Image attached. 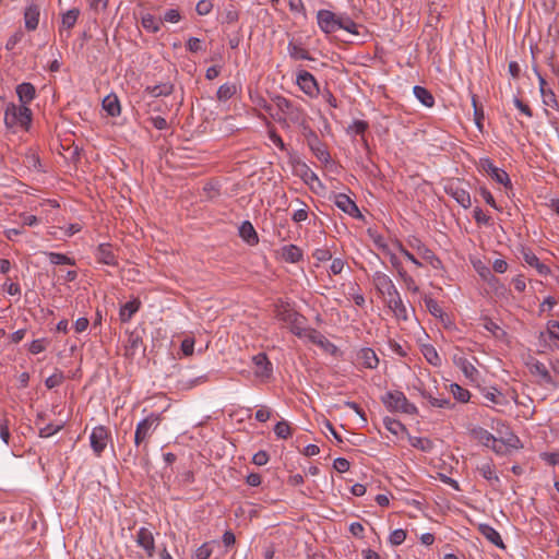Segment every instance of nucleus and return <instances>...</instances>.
<instances>
[{
  "label": "nucleus",
  "mask_w": 559,
  "mask_h": 559,
  "mask_svg": "<svg viewBox=\"0 0 559 559\" xmlns=\"http://www.w3.org/2000/svg\"><path fill=\"white\" fill-rule=\"evenodd\" d=\"M32 110L28 106L9 103L4 109V124L14 130H28L32 123Z\"/></svg>",
  "instance_id": "obj_1"
},
{
  "label": "nucleus",
  "mask_w": 559,
  "mask_h": 559,
  "mask_svg": "<svg viewBox=\"0 0 559 559\" xmlns=\"http://www.w3.org/2000/svg\"><path fill=\"white\" fill-rule=\"evenodd\" d=\"M160 421V415L151 413L136 424L134 432V445L138 452H147L148 439L158 428Z\"/></svg>",
  "instance_id": "obj_2"
},
{
  "label": "nucleus",
  "mask_w": 559,
  "mask_h": 559,
  "mask_svg": "<svg viewBox=\"0 0 559 559\" xmlns=\"http://www.w3.org/2000/svg\"><path fill=\"white\" fill-rule=\"evenodd\" d=\"M318 25L322 32L330 34L344 29L349 32L348 21L340 15H336L330 10H319L317 13Z\"/></svg>",
  "instance_id": "obj_3"
},
{
  "label": "nucleus",
  "mask_w": 559,
  "mask_h": 559,
  "mask_svg": "<svg viewBox=\"0 0 559 559\" xmlns=\"http://www.w3.org/2000/svg\"><path fill=\"white\" fill-rule=\"evenodd\" d=\"M276 318L286 323L290 331L298 336V331L302 332L305 326V318L297 313L288 304H278L275 309Z\"/></svg>",
  "instance_id": "obj_4"
},
{
  "label": "nucleus",
  "mask_w": 559,
  "mask_h": 559,
  "mask_svg": "<svg viewBox=\"0 0 559 559\" xmlns=\"http://www.w3.org/2000/svg\"><path fill=\"white\" fill-rule=\"evenodd\" d=\"M383 403L388 408L407 415H415L418 412L416 405L409 402L405 394L400 391L386 393L383 397Z\"/></svg>",
  "instance_id": "obj_5"
},
{
  "label": "nucleus",
  "mask_w": 559,
  "mask_h": 559,
  "mask_svg": "<svg viewBox=\"0 0 559 559\" xmlns=\"http://www.w3.org/2000/svg\"><path fill=\"white\" fill-rule=\"evenodd\" d=\"M491 428L499 435V444L502 448L519 449L522 447L521 441L502 420H492Z\"/></svg>",
  "instance_id": "obj_6"
},
{
  "label": "nucleus",
  "mask_w": 559,
  "mask_h": 559,
  "mask_svg": "<svg viewBox=\"0 0 559 559\" xmlns=\"http://www.w3.org/2000/svg\"><path fill=\"white\" fill-rule=\"evenodd\" d=\"M110 440V431L103 425L95 426L90 435V444L96 456H100Z\"/></svg>",
  "instance_id": "obj_7"
},
{
  "label": "nucleus",
  "mask_w": 559,
  "mask_h": 559,
  "mask_svg": "<svg viewBox=\"0 0 559 559\" xmlns=\"http://www.w3.org/2000/svg\"><path fill=\"white\" fill-rule=\"evenodd\" d=\"M472 438L477 441L479 444L491 449L497 454H504L506 450H503L502 445L499 444V440L491 432L486 430L483 427H475L471 430Z\"/></svg>",
  "instance_id": "obj_8"
},
{
  "label": "nucleus",
  "mask_w": 559,
  "mask_h": 559,
  "mask_svg": "<svg viewBox=\"0 0 559 559\" xmlns=\"http://www.w3.org/2000/svg\"><path fill=\"white\" fill-rule=\"evenodd\" d=\"M454 365L463 372L466 379L472 383H477L480 380V373L474 364L464 355L462 350L453 354Z\"/></svg>",
  "instance_id": "obj_9"
},
{
  "label": "nucleus",
  "mask_w": 559,
  "mask_h": 559,
  "mask_svg": "<svg viewBox=\"0 0 559 559\" xmlns=\"http://www.w3.org/2000/svg\"><path fill=\"white\" fill-rule=\"evenodd\" d=\"M298 337L319 346L326 353L334 354L336 352V347L324 335L313 329L305 328L302 332L298 331Z\"/></svg>",
  "instance_id": "obj_10"
},
{
  "label": "nucleus",
  "mask_w": 559,
  "mask_h": 559,
  "mask_svg": "<svg viewBox=\"0 0 559 559\" xmlns=\"http://www.w3.org/2000/svg\"><path fill=\"white\" fill-rule=\"evenodd\" d=\"M479 170L490 176L497 183H500L506 188L511 187L509 175L504 170L495 166L491 159L481 158L479 160Z\"/></svg>",
  "instance_id": "obj_11"
},
{
  "label": "nucleus",
  "mask_w": 559,
  "mask_h": 559,
  "mask_svg": "<svg viewBox=\"0 0 559 559\" xmlns=\"http://www.w3.org/2000/svg\"><path fill=\"white\" fill-rule=\"evenodd\" d=\"M381 297L397 319H407V310L396 287L390 290V293L381 295Z\"/></svg>",
  "instance_id": "obj_12"
},
{
  "label": "nucleus",
  "mask_w": 559,
  "mask_h": 559,
  "mask_svg": "<svg viewBox=\"0 0 559 559\" xmlns=\"http://www.w3.org/2000/svg\"><path fill=\"white\" fill-rule=\"evenodd\" d=\"M135 543L141 547L148 558L155 554V539L153 532L147 527H140L135 535Z\"/></svg>",
  "instance_id": "obj_13"
},
{
  "label": "nucleus",
  "mask_w": 559,
  "mask_h": 559,
  "mask_svg": "<svg viewBox=\"0 0 559 559\" xmlns=\"http://www.w3.org/2000/svg\"><path fill=\"white\" fill-rule=\"evenodd\" d=\"M274 105L276 108L281 111L282 117L284 119H290L294 122L299 121L300 119V111L299 109L294 106L287 98L283 96H276L273 99Z\"/></svg>",
  "instance_id": "obj_14"
},
{
  "label": "nucleus",
  "mask_w": 559,
  "mask_h": 559,
  "mask_svg": "<svg viewBox=\"0 0 559 559\" xmlns=\"http://www.w3.org/2000/svg\"><path fill=\"white\" fill-rule=\"evenodd\" d=\"M355 361L357 368L374 369L380 360L372 348L365 347L356 353Z\"/></svg>",
  "instance_id": "obj_15"
},
{
  "label": "nucleus",
  "mask_w": 559,
  "mask_h": 559,
  "mask_svg": "<svg viewBox=\"0 0 559 559\" xmlns=\"http://www.w3.org/2000/svg\"><path fill=\"white\" fill-rule=\"evenodd\" d=\"M295 169L296 174L313 191H318L320 188H322V183L319 180L317 174L306 163H298Z\"/></svg>",
  "instance_id": "obj_16"
},
{
  "label": "nucleus",
  "mask_w": 559,
  "mask_h": 559,
  "mask_svg": "<svg viewBox=\"0 0 559 559\" xmlns=\"http://www.w3.org/2000/svg\"><path fill=\"white\" fill-rule=\"evenodd\" d=\"M95 257L99 263L110 265V266H117L118 265V259L115 253V250L110 243H100L96 248Z\"/></svg>",
  "instance_id": "obj_17"
},
{
  "label": "nucleus",
  "mask_w": 559,
  "mask_h": 559,
  "mask_svg": "<svg viewBox=\"0 0 559 559\" xmlns=\"http://www.w3.org/2000/svg\"><path fill=\"white\" fill-rule=\"evenodd\" d=\"M255 366L254 374L260 379H267L272 374V365L264 353H259L252 357Z\"/></svg>",
  "instance_id": "obj_18"
},
{
  "label": "nucleus",
  "mask_w": 559,
  "mask_h": 559,
  "mask_svg": "<svg viewBox=\"0 0 559 559\" xmlns=\"http://www.w3.org/2000/svg\"><path fill=\"white\" fill-rule=\"evenodd\" d=\"M372 283L380 295L390 293V290L396 287L391 277L381 271L374 272Z\"/></svg>",
  "instance_id": "obj_19"
},
{
  "label": "nucleus",
  "mask_w": 559,
  "mask_h": 559,
  "mask_svg": "<svg viewBox=\"0 0 559 559\" xmlns=\"http://www.w3.org/2000/svg\"><path fill=\"white\" fill-rule=\"evenodd\" d=\"M40 11L35 3H28L24 10V23L28 31H35L39 23Z\"/></svg>",
  "instance_id": "obj_20"
},
{
  "label": "nucleus",
  "mask_w": 559,
  "mask_h": 559,
  "mask_svg": "<svg viewBox=\"0 0 559 559\" xmlns=\"http://www.w3.org/2000/svg\"><path fill=\"white\" fill-rule=\"evenodd\" d=\"M15 92L21 105L28 106V104L36 97V88L28 82L19 84Z\"/></svg>",
  "instance_id": "obj_21"
},
{
  "label": "nucleus",
  "mask_w": 559,
  "mask_h": 559,
  "mask_svg": "<svg viewBox=\"0 0 559 559\" xmlns=\"http://www.w3.org/2000/svg\"><path fill=\"white\" fill-rule=\"evenodd\" d=\"M523 260L527 265L534 267L539 275L547 276L550 274L549 266L540 262L536 254L531 250L523 251Z\"/></svg>",
  "instance_id": "obj_22"
},
{
  "label": "nucleus",
  "mask_w": 559,
  "mask_h": 559,
  "mask_svg": "<svg viewBox=\"0 0 559 559\" xmlns=\"http://www.w3.org/2000/svg\"><path fill=\"white\" fill-rule=\"evenodd\" d=\"M297 84L309 96H313L318 91L314 78L307 71L297 75Z\"/></svg>",
  "instance_id": "obj_23"
},
{
  "label": "nucleus",
  "mask_w": 559,
  "mask_h": 559,
  "mask_svg": "<svg viewBox=\"0 0 559 559\" xmlns=\"http://www.w3.org/2000/svg\"><path fill=\"white\" fill-rule=\"evenodd\" d=\"M539 91L542 94L544 105L554 109L558 108V100L556 94L551 88L547 87L546 80L543 76H539Z\"/></svg>",
  "instance_id": "obj_24"
},
{
  "label": "nucleus",
  "mask_w": 559,
  "mask_h": 559,
  "mask_svg": "<svg viewBox=\"0 0 559 559\" xmlns=\"http://www.w3.org/2000/svg\"><path fill=\"white\" fill-rule=\"evenodd\" d=\"M478 531L486 539H488L495 546L499 548H504V544L499 532L496 531L492 526L488 524H480L478 526Z\"/></svg>",
  "instance_id": "obj_25"
},
{
  "label": "nucleus",
  "mask_w": 559,
  "mask_h": 559,
  "mask_svg": "<svg viewBox=\"0 0 559 559\" xmlns=\"http://www.w3.org/2000/svg\"><path fill=\"white\" fill-rule=\"evenodd\" d=\"M104 110L111 117H117L121 112L120 102L116 94H109L103 99Z\"/></svg>",
  "instance_id": "obj_26"
},
{
  "label": "nucleus",
  "mask_w": 559,
  "mask_h": 559,
  "mask_svg": "<svg viewBox=\"0 0 559 559\" xmlns=\"http://www.w3.org/2000/svg\"><path fill=\"white\" fill-rule=\"evenodd\" d=\"M239 235L248 245H255L259 241L255 229L248 221L243 222L239 227Z\"/></svg>",
  "instance_id": "obj_27"
},
{
  "label": "nucleus",
  "mask_w": 559,
  "mask_h": 559,
  "mask_svg": "<svg viewBox=\"0 0 559 559\" xmlns=\"http://www.w3.org/2000/svg\"><path fill=\"white\" fill-rule=\"evenodd\" d=\"M140 301L136 299L126 302L119 311V318L122 322H129L133 314L139 310Z\"/></svg>",
  "instance_id": "obj_28"
},
{
  "label": "nucleus",
  "mask_w": 559,
  "mask_h": 559,
  "mask_svg": "<svg viewBox=\"0 0 559 559\" xmlns=\"http://www.w3.org/2000/svg\"><path fill=\"white\" fill-rule=\"evenodd\" d=\"M310 148L316 157L323 164L330 163V154L326 151L325 146L314 138L309 142Z\"/></svg>",
  "instance_id": "obj_29"
},
{
  "label": "nucleus",
  "mask_w": 559,
  "mask_h": 559,
  "mask_svg": "<svg viewBox=\"0 0 559 559\" xmlns=\"http://www.w3.org/2000/svg\"><path fill=\"white\" fill-rule=\"evenodd\" d=\"M329 200L343 213L349 214V197L347 194L332 192Z\"/></svg>",
  "instance_id": "obj_30"
},
{
  "label": "nucleus",
  "mask_w": 559,
  "mask_h": 559,
  "mask_svg": "<svg viewBox=\"0 0 559 559\" xmlns=\"http://www.w3.org/2000/svg\"><path fill=\"white\" fill-rule=\"evenodd\" d=\"M483 396L486 401L495 405H506L507 400L504 395L496 388H487L483 390Z\"/></svg>",
  "instance_id": "obj_31"
},
{
  "label": "nucleus",
  "mask_w": 559,
  "mask_h": 559,
  "mask_svg": "<svg viewBox=\"0 0 559 559\" xmlns=\"http://www.w3.org/2000/svg\"><path fill=\"white\" fill-rule=\"evenodd\" d=\"M415 97L426 107H432L435 105V97L432 94L423 86H415L413 88Z\"/></svg>",
  "instance_id": "obj_32"
},
{
  "label": "nucleus",
  "mask_w": 559,
  "mask_h": 559,
  "mask_svg": "<svg viewBox=\"0 0 559 559\" xmlns=\"http://www.w3.org/2000/svg\"><path fill=\"white\" fill-rule=\"evenodd\" d=\"M421 396L429 402V404L433 407L438 408H450L452 403L449 399L445 397H436L428 391H423Z\"/></svg>",
  "instance_id": "obj_33"
},
{
  "label": "nucleus",
  "mask_w": 559,
  "mask_h": 559,
  "mask_svg": "<svg viewBox=\"0 0 559 559\" xmlns=\"http://www.w3.org/2000/svg\"><path fill=\"white\" fill-rule=\"evenodd\" d=\"M479 474L487 480L499 481V477L496 474L495 466L490 461L484 462L477 466Z\"/></svg>",
  "instance_id": "obj_34"
},
{
  "label": "nucleus",
  "mask_w": 559,
  "mask_h": 559,
  "mask_svg": "<svg viewBox=\"0 0 559 559\" xmlns=\"http://www.w3.org/2000/svg\"><path fill=\"white\" fill-rule=\"evenodd\" d=\"M421 353H423L424 357L426 358V360L430 365H432L435 367H438L441 365V358L433 346H431V345L423 346Z\"/></svg>",
  "instance_id": "obj_35"
},
{
  "label": "nucleus",
  "mask_w": 559,
  "mask_h": 559,
  "mask_svg": "<svg viewBox=\"0 0 559 559\" xmlns=\"http://www.w3.org/2000/svg\"><path fill=\"white\" fill-rule=\"evenodd\" d=\"M237 92V87L233 83H225L217 90L216 96L218 100L226 102L230 99Z\"/></svg>",
  "instance_id": "obj_36"
},
{
  "label": "nucleus",
  "mask_w": 559,
  "mask_h": 559,
  "mask_svg": "<svg viewBox=\"0 0 559 559\" xmlns=\"http://www.w3.org/2000/svg\"><path fill=\"white\" fill-rule=\"evenodd\" d=\"M409 443L412 447L419 449L425 452H429L433 448V442L428 438L423 437H409Z\"/></svg>",
  "instance_id": "obj_37"
},
{
  "label": "nucleus",
  "mask_w": 559,
  "mask_h": 559,
  "mask_svg": "<svg viewBox=\"0 0 559 559\" xmlns=\"http://www.w3.org/2000/svg\"><path fill=\"white\" fill-rule=\"evenodd\" d=\"M160 25H162V21L156 19L154 15L152 14H145L142 16V26L151 32V33H156L159 31L160 28Z\"/></svg>",
  "instance_id": "obj_38"
},
{
  "label": "nucleus",
  "mask_w": 559,
  "mask_h": 559,
  "mask_svg": "<svg viewBox=\"0 0 559 559\" xmlns=\"http://www.w3.org/2000/svg\"><path fill=\"white\" fill-rule=\"evenodd\" d=\"M452 197L456 200L459 204H461L464 209H467L471 206V195L469 193L464 189H451Z\"/></svg>",
  "instance_id": "obj_39"
},
{
  "label": "nucleus",
  "mask_w": 559,
  "mask_h": 559,
  "mask_svg": "<svg viewBox=\"0 0 559 559\" xmlns=\"http://www.w3.org/2000/svg\"><path fill=\"white\" fill-rule=\"evenodd\" d=\"M383 425L391 433L395 436H399L406 431L404 425L401 421L393 419L391 417H385L383 419Z\"/></svg>",
  "instance_id": "obj_40"
},
{
  "label": "nucleus",
  "mask_w": 559,
  "mask_h": 559,
  "mask_svg": "<svg viewBox=\"0 0 559 559\" xmlns=\"http://www.w3.org/2000/svg\"><path fill=\"white\" fill-rule=\"evenodd\" d=\"M449 389L455 400H457L462 403H466L469 401L471 393L466 389L459 385L457 383H451Z\"/></svg>",
  "instance_id": "obj_41"
},
{
  "label": "nucleus",
  "mask_w": 559,
  "mask_h": 559,
  "mask_svg": "<svg viewBox=\"0 0 559 559\" xmlns=\"http://www.w3.org/2000/svg\"><path fill=\"white\" fill-rule=\"evenodd\" d=\"M287 49H288L289 56L296 60L310 59L308 51L297 44L289 43Z\"/></svg>",
  "instance_id": "obj_42"
},
{
  "label": "nucleus",
  "mask_w": 559,
  "mask_h": 559,
  "mask_svg": "<svg viewBox=\"0 0 559 559\" xmlns=\"http://www.w3.org/2000/svg\"><path fill=\"white\" fill-rule=\"evenodd\" d=\"M475 269L479 276L489 285L493 286L495 284L498 283V278L491 274L490 269L483 265L480 262L478 264H475Z\"/></svg>",
  "instance_id": "obj_43"
},
{
  "label": "nucleus",
  "mask_w": 559,
  "mask_h": 559,
  "mask_svg": "<svg viewBox=\"0 0 559 559\" xmlns=\"http://www.w3.org/2000/svg\"><path fill=\"white\" fill-rule=\"evenodd\" d=\"M283 257L285 258L286 261L294 263V262L299 261L301 259L302 254L298 247L290 245V246L284 247Z\"/></svg>",
  "instance_id": "obj_44"
},
{
  "label": "nucleus",
  "mask_w": 559,
  "mask_h": 559,
  "mask_svg": "<svg viewBox=\"0 0 559 559\" xmlns=\"http://www.w3.org/2000/svg\"><path fill=\"white\" fill-rule=\"evenodd\" d=\"M171 90H173L171 85L160 84V85L148 86L146 88V92L153 97H159V96L169 95L171 93Z\"/></svg>",
  "instance_id": "obj_45"
},
{
  "label": "nucleus",
  "mask_w": 559,
  "mask_h": 559,
  "mask_svg": "<svg viewBox=\"0 0 559 559\" xmlns=\"http://www.w3.org/2000/svg\"><path fill=\"white\" fill-rule=\"evenodd\" d=\"M79 14H80V11L78 9H71V10L67 11L62 15V21H61L62 26L68 29L73 27L78 21Z\"/></svg>",
  "instance_id": "obj_46"
},
{
  "label": "nucleus",
  "mask_w": 559,
  "mask_h": 559,
  "mask_svg": "<svg viewBox=\"0 0 559 559\" xmlns=\"http://www.w3.org/2000/svg\"><path fill=\"white\" fill-rule=\"evenodd\" d=\"M418 254L423 260L430 263L435 269H438L441 264V261L435 255V253L427 248L419 249Z\"/></svg>",
  "instance_id": "obj_47"
},
{
  "label": "nucleus",
  "mask_w": 559,
  "mask_h": 559,
  "mask_svg": "<svg viewBox=\"0 0 559 559\" xmlns=\"http://www.w3.org/2000/svg\"><path fill=\"white\" fill-rule=\"evenodd\" d=\"M326 430L333 436L337 443H342L346 439L348 431L341 425V430H337L331 423L325 424Z\"/></svg>",
  "instance_id": "obj_48"
},
{
  "label": "nucleus",
  "mask_w": 559,
  "mask_h": 559,
  "mask_svg": "<svg viewBox=\"0 0 559 559\" xmlns=\"http://www.w3.org/2000/svg\"><path fill=\"white\" fill-rule=\"evenodd\" d=\"M399 278L403 282L405 288L412 293H418L419 287L416 284L415 280L406 272H400L397 275Z\"/></svg>",
  "instance_id": "obj_49"
},
{
  "label": "nucleus",
  "mask_w": 559,
  "mask_h": 559,
  "mask_svg": "<svg viewBox=\"0 0 559 559\" xmlns=\"http://www.w3.org/2000/svg\"><path fill=\"white\" fill-rule=\"evenodd\" d=\"M48 259H49V262L51 264H55V265H59V264H73V260L71 258H69L68 255L63 254V253H58V252H47L46 253Z\"/></svg>",
  "instance_id": "obj_50"
},
{
  "label": "nucleus",
  "mask_w": 559,
  "mask_h": 559,
  "mask_svg": "<svg viewBox=\"0 0 559 559\" xmlns=\"http://www.w3.org/2000/svg\"><path fill=\"white\" fill-rule=\"evenodd\" d=\"M213 543H204L197 548L192 558L193 559H209L213 552Z\"/></svg>",
  "instance_id": "obj_51"
},
{
  "label": "nucleus",
  "mask_w": 559,
  "mask_h": 559,
  "mask_svg": "<svg viewBox=\"0 0 559 559\" xmlns=\"http://www.w3.org/2000/svg\"><path fill=\"white\" fill-rule=\"evenodd\" d=\"M63 428V423L59 424H48L45 427L39 429V437L40 438H49L57 432H59Z\"/></svg>",
  "instance_id": "obj_52"
},
{
  "label": "nucleus",
  "mask_w": 559,
  "mask_h": 559,
  "mask_svg": "<svg viewBox=\"0 0 559 559\" xmlns=\"http://www.w3.org/2000/svg\"><path fill=\"white\" fill-rule=\"evenodd\" d=\"M352 411L355 413V418L352 417V425H356L358 428L364 427L367 424V418L362 409L352 403Z\"/></svg>",
  "instance_id": "obj_53"
},
{
  "label": "nucleus",
  "mask_w": 559,
  "mask_h": 559,
  "mask_svg": "<svg viewBox=\"0 0 559 559\" xmlns=\"http://www.w3.org/2000/svg\"><path fill=\"white\" fill-rule=\"evenodd\" d=\"M425 305L428 311L436 318H441L443 316V310L440 305L432 298L426 297Z\"/></svg>",
  "instance_id": "obj_54"
},
{
  "label": "nucleus",
  "mask_w": 559,
  "mask_h": 559,
  "mask_svg": "<svg viewBox=\"0 0 559 559\" xmlns=\"http://www.w3.org/2000/svg\"><path fill=\"white\" fill-rule=\"evenodd\" d=\"M274 432L278 438L286 439L290 436V427L286 421H278L274 427Z\"/></svg>",
  "instance_id": "obj_55"
},
{
  "label": "nucleus",
  "mask_w": 559,
  "mask_h": 559,
  "mask_svg": "<svg viewBox=\"0 0 559 559\" xmlns=\"http://www.w3.org/2000/svg\"><path fill=\"white\" fill-rule=\"evenodd\" d=\"M546 332L551 340L559 342V321L549 320L546 324Z\"/></svg>",
  "instance_id": "obj_56"
},
{
  "label": "nucleus",
  "mask_w": 559,
  "mask_h": 559,
  "mask_svg": "<svg viewBox=\"0 0 559 559\" xmlns=\"http://www.w3.org/2000/svg\"><path fill=\"white\" fill-rule=\"evenodd\" d=\"M377 243L379 245L380 248H382V251L384 255L389 259V261H391V259L395 258L400 253V251L395 247L396 243L388 246L382 243L381 239L377 240Z\"/></svg>",
  "instance_id": "obj_57"
},
{
  "label": "nucleus",
  "mask_w": 559,
  "mask_h": 559,
  "mask_svg": "<svg viewBox=\"0 0 559 559\" xmlns=\"http://www.w3.org/2000/svg\"><path fill=\"white\" fill-rule=\"evenodd\" d=\"M46 345H47V342L45 338H38V340H34L29 346H28V350L29 353H32L33 355H37L41 352H44L46 349Z\"/></svg>",
  "instance_id": "obj_58"
},
{
  "label": "nucleus",
  "mask_w": 559,
  "mask_h": 559,
  "mask_svg": "<svg viewBox=\"0 0 559 559\" xmlns=\"http://www.w3.org/2000/svg\"><path fill=\"white\" fill-rule=\"evenodd\" d=\"M213 9L211 0H200L197 3L195 11L199 15H207Z\"/></svg>",
  "instance_id": "obj_59"
},
{
  "label": "nucleus",
  "mask_w": 559,
  "mask_h": 559,
  "mask_svg": "<svg viewBox=\"0 0 559 559\" xmlns=\"http://www.w3.org/2000/svg\"><path fill=\"white\" fill-rule=\"evenodd\" d=\"M405 538H406V532L399 528L391 533L389 540L392 545L399 546L402 543H404Z\"/></svg>",
  "instance_id": "obj_60"
},
{
  "label": "nucleus",
  "mask_w": 559,
  "mask_h": 559,
  "mask_svg": "<svg viewBox=\"0 0 559 559\" xmlns=\"http://www.w3.org/2000/svg\"><path fill=\"white\" fill-rule=\"evenodd\" d=\"M472 105L474 107V119L478 127V129H481V120L484 119V112L483 109L477 105L476 96L474 95L472 97Z\"/></svg>",
  "instance_id": "obj_61"
},
{
  "label": "nucleus",
  "mask_w": 559,
  "mask_h": 559,
  "mask_svg": "<svg viewBox=\"0 0 559 559\" xmlns=\"http://www.w3.org/2000/svg\"><path fill=\"white\" fill-rule=\"evenodd\" d=\"M395 247L400 251V253L403 254L415 266L420 267L423 265L421 262L413 253L404 249L401 243L396 242Z\"/></svg>",
  "instance_id": "obj_62"
},
{
  "label": "nucleus",
  "mask_w": 559,
  "mask_h": 559,
  "mask_svg": "<svg viewBox=\"0 0 559 559\" xmlns=\"http://www.w3.org/2000/svg\"><path fill=\"white\" fill-rule=\"evenodd\" d=\"M63 381V376L62 373L60 372H57V373H53L51 376H49L46 380H45V384L48 389H53L58 385H60Z\"/></svg>",
  "instance_id": "obj_63"
},
{
  "label": "nucleus",
  "mask_w": 559,
  "mask_h": 559,
  "mask_svg": "<svg viewBox=\"0 0 559 559\" xmlns=\"http://www.w3.org/2000/svg\"><path fill=\"white\" fill-rule=\"evenodd\" d=\"M289 10L295 14H305V5L302 0H288Z\"/></svg>",
  "instance_id": "obj_64"
}]
</instances>
